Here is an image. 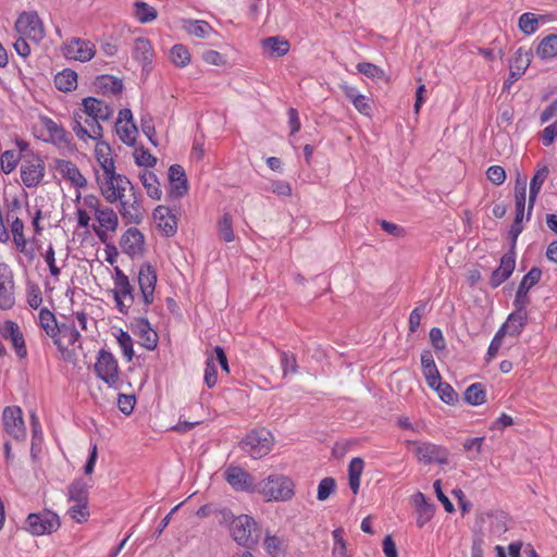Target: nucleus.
I'll list each match as a JSON object with an SVG mask.
<instances>
[{
  "label": "nucleus",
  "mask_w": 557,
  "mask_h": 557,
  "mask_svg": "<svg viewBox=\"0 0 557 557\" xmlns=\"http://www.w3.org/2000/svg\"><path fill=\"white\" fill-rule=\"evenodd\" d=\"M157 281L156 269L149 262L143 263L137 273L139 301L143 304V307L133 309V312L141 315L135 317L131 321L129 327L135 335L139 336L141 345L148 350H154L158 345V334L146 318L149 307L154 301Z\"/></svg>",
  "instance_id": "nucleus-1"
},
{
  "label": "nucleus",
  "mask_w": 557,
  "mask_h": 557,
  "mask_svg": "<svg viewBox=\"0 0 557 557\" xmlns=\"http://www.w3.org/2000/svg\"><path fill=\"white\" fill-rule=\"evenodd\" d=\"M258 493L265 502H287L295 495V484L286 475L271 474L259 482Z\"/></svg>",
  "instance_id": "nucleus-2"
},
{
  "label": "nucleus",
  "mask_w": 557,
  "mask_h": 557,
  "mask_svg": "<svg viewBox=\"0 0 557 557\" xmlns=\"http://www.w3.org/2000/svg\"><path fill=\"white\" fill-rule=\"evenodd\" d=\"M273 445L274 437L265 428L249 431L238 443V447L252 459H261L270 454Z\"/></svg>",
  "instance_id": "nucleus-3"
},
{
  "label": "nucleus",
  "mask_w": 557,
  "mask_h": 557,
  "mask_svg": "<svg viewBox=\"0 0 557 557\" xmlns=\"http://www.w3.org/2000/svg\"><path fill=\"white\" fill-rule=\"evenodd\" d=\"M113 284L112 295L115 308L120 313L127 315L136 299L135 288L128 276L119 267L114 268Z\"/></svg>",
  "instance_id": "nucleus-4"
},
{
  "label": "nucleus",
  "mask_w": 557,
  "mask_h": 557,
  "mask_svg": "<svg viewBox=\"0 0 557 557\" xmlns=\"http://www.w3.org/2000/svg\"><path fill=\"white\" fill-rule=\"evenodd\" d=\"M231 536L240 546L250 548L261 536L255 519L248 515H239L231 525Z\"/></svg>",
  "instance_id": "nucleus-5"
},
{
  "label": "nucleus",
  "mask_w": 557,
  "mask_h": 557,
  "mask_svg": "<svg viewBox=\"0 0 557 557\" xmlns=\"http://www.w3.org/2000/svg\"><path fill=\"white\" fill-rule=\"evenodd\" d=\"M94 370L97 376L109 387L114 389L120 387V368L116 358L111 351L106 349H100L98 351Z\"/></svg>",
  "instance_id": "nucleus-6"
},
{
  "label": "nucleus",
  "mask_w": 557,
  "mask_h": 557,
  "mask_svg": "<svg viewBox=\"0 0 557 557\" xmlns=\"http://www.w3.org/2000/svg\"><path fill=\"white\" fill-rule=\"evenodd\" d=\"M25 523V530L34 536L51 534L61 525L59 516L48 509L29 513Z\"/></svg>",
  "instance_id": "nucleus-7"
},
{
  "label": "nucleus",
  "mask_w": 557,
  "mask_h": 557,
  "mask_svg": "<svg viewBox=\"0 0 557 557\" xmlns=\"http://www.w3.org/2000/svg\"><path fill=\"white\" fill-rule=\"evenodd\" d=\"M406 445H414V455L419 462L423 465H447L449 450L442 445H437L431 442H419V441H405Z\"/></svg>",
  "instance_id": "nucleus-8"
},
{
  "label": "nucleus",
  "mask_w": 557,
  "mask_h": 557,
  "mask_svg": "<svg viewBox=\"0 0 557 557\" xmlns=\"http://www.w3.org/2000/svg\"><path fill=\"white\" fill-rule=\"evenodd\" d=\"M224 480L235 492L258 493L259 483L240 466L231 465L224 470Z\"/></svg>",
  "instance_id": "nucleus-9"
},
{
  "label": "nucleus",
  "mask_w": 557,
  "mask_h": 557,
  "mask_svg": "<svg viewBox=\"0 0 557 557\" xmlns=\"http://www.w3.org/2000/svg\"><path fill=\"white\" fill-rule=\"evenodd\" d=\"M45 176V162L35 154L23 156L21 164V178L27 188L38 186Z\"/></svg>",
  "instance_id": "nucleus-10"
},
{
  "label": "nucleus",
  "mask_w": 557,
  "mask_h": 557,
  "mask_svg": "<svg viewBox=\"0 0 557 557\" xmlns=\"http://www.w3.org/2000/svg\"><path fill=\"white\" fill-rule=\"evenodd\" d=\"M15 29L18 34L39 42L45 37L44 23L37 12H23L15 22Z\"/></svg>",
  "instance_id": "nucleus-11"
},
{
  "label": "nucleus",
  "mask_w": 557,
  "mask_h": 557,
  "mask_svg": "<svg viewBox=\"0 0 557 557\" xmlns=\"http://www.w3.org/2000/svg\"><path fill=\"white\" fill-rule=\"evenodd\" d=\"M98 183L100 185L101 194L110 203H114L119 199L125 197V191L127 188L131 190V193L135 191L131 181L123 174L115 173L114 178L112 180H109L108 177L103 181H100V178H98Z\"/></svg>",
  "instance_id": "nucleus-12"
},
{
  "label": "nucleus",
  "mask_w": 557,
  "mask_h": 557,
  "mask_svg": "<svg viewBox=\"0 0 557 557\" xmlns=\"http://www.w3.org/2000/svg\"><path fill=\"white\" fill-rule=\"evenodd\" d=\"M63 55L66 59L87 62L96 54V47L90 40L73 37L62 47Z\"/></svg>",
  "instance_id": "nucleus-13"
},
{
  "label": "nucleus",
  "mask_w": 557,
  "mask_h": 557,
  "mask_svg": "<svg viewBox=\"0 0 557 557\" xmlns=\"http://www.w3.org/2000/svg\"><path fill=\"white\" fill-rule=\"evenodd\" d=\"M15 304L14 273L5 262H0V309L9 310Z\"/></svg>",
  "instance_id": "nucleus-14"
},
{
  "label": "nucleus",
  "mask_w": 557,
  "mask_h": 557,
  "mask_svg": "<svg viewBox=\"0 0 557 557\" xmlns=\"http://www.w3.org/2000/svg\"><path fill=\"white\" fill-rule=\"evenodd\" d=\"M2 421L5 432L16 441L26 437V428L22 409L17 406H8L2 413Z\"/></svg>",
  "instance_id": "nucleus-15"
},
{
  "label": "nucleus",
  "mask_w": 557,
  "mask_h": 557,
  "mask_svg": "<svg viewBox=\"0 0 557 557\" xmlns=\"http://www.w3.org/2000/svg\"><path fill=\"white\" fill-rule=\"evenodd\" d=\"M119 212L126 224H140L145 218V209L140 202V194L131 193L129 197L119 199Z\"/></svg>",
  "instance_id": "nucleus-16"
},
{
  "label": "nucleus",
  "mask_w": 557,
  "mask_h": 557,
  "mask_svg": "<svg viewBox=\"0 0 557 557\" xmlns=\"http://www.w3.org/2000/svg\"><path fill=\"white\" fill-rule=\"evenodd\" d=\"M542 277V270L537 267H533L530 269V271L522 277L516 295L513 299V307H524L528 308V306L531 302V298L529 296L530 289L536 285Z\"/></svg>",
  "instance_id": "nucleus-17"
},
{
  "label": "nucleus",
  "mask_w": 557,
  "mask_h": 557,
  "mask_svg": "<svg viewBox=\"0 0 557 557\" xmlns=\"http://www.w3.org/2000/svg\"><path fill=\"white\" fill-rule=\"evenodd\" d=\"M82 119L83 115L81 112H74L72 129L79 139L99 140L102 138L103 128L100 124L101 120L87 117L85 120V124L89 127V129H87L85 126H83Z\"/></svg>",
  "instance_id": "nucleus-18"
},
{
  "label": "nucleus",
  "mask_w": 557,
  "mask_h": 557,
  "mask_svg": "<svg viewBox=\"0 0 557 557\" xmlns=\"http://www.w3.org/2000/svg\"><path fill=\"white\" fill-rule=\"evenodd\" d=\"M82 106L83 109L78 110L77 112H81L82 115L85 114L88 117L99 119L103 122L109 121L114 113V110L111 106L95 97L84 98Z\"/></svg>",
  "instance_id": "nucleus-19"
},
{
  "label": "nucleus",
  "mask_w": 557,
  "mask_h": 557,
  "mask_svg": "<svg viewBox=\"0 0 557 557\" xmlns=\"http://www.w3.org/2000/svg\"><path fill=\"white\" fill-rule=\"evenodd\" d=\"M516 268V251H507L500 258L499 265L492 272L488 284L492 288H497L507 281Z\"/></svg>",
  "instance_id": "nucleus-20"
},
{
  "label": "nucleus",
  "mask_w": 557,
  "mask_h": 557,
  "mask_svg": "<svg viewBox=\"0 0 557 557\" xmlns=\"http://www.w3.org/2000/svg\"><path fill=\"white\" fill-rule=\"evenodd\" d=\"M0 333L5 339L11 342L18 358L23 359L27 356L25 339L17 323L12 320L4 321Z\"/></svg>",
  "instance_id": "nucleus-21"
},
{
  "label": "nucleus",
  "mask_w": 557,
  "mask_h": 557,
  "mask_svg": "<svg viewBox=\"0 0 557 557\" xmlns=\"http://www.w3.org/2000/svg\"><path fill=\"white\" fill-rule=\"evenodd\" d=\"M39 325L46 332V334L53 339V344L57 346L58 350L65 357L67 349L61 342L59 337V324L57 322L55 315L47 308H42L39 312Z\"/></svg>",
  "instance_id": "nucleus-22"
},
{
  "label": "nucleus",
  "mask_w": 557,
  "mask_h": 557,
  "mask_svg": "<svg viewBox=\"0 0 557 557\" xmlns=\"http://www.w3.org/2000/svg\"><path fill=\"white\" fill-rule=\"evenodd\" d=\"M169 195L173 198H182L188 191V182L185 170L180 164L169 168Z\"/></svg>",
  "instance_id": "nucleus-23"
},
{
  "label": "nucleus",
  "mask_w": 557,
  "mask_h": 557,
  "mask_svg": "<svg viewBox=\"0 0 557 557\" xmlns=\"http://www.w3.org/2000/svg\"><path fill=\"white\" fill-rule=\"evenodd\" d=\"M121 248L124 253L134 257L144 251L145 236L136 227H129L121 237Z\"/></svg>",
  "instance_id": "nucleus-24"
},
{
  "label": "nucleus",
  "mask_w": 557,
  "mask_h": 557,
  "mask_svg": "<svg viewBox=\"0 0 557 557\" xmlns=\"http://www.w3.org/2000/svg\"><path fill=\"white\" fill-rule=\"evenodd\" d=\"M153 219L157 222L158 228L163 233L164 236H174L177 232V220L172 213L170 208L165 206H158L153 210Z\"/></svg>",
  "instance_id": "nucleus-25"
},
{
  "label": "nucleus",
  "mask_w": 557,
  "mask_h": 557,
  "mask_svg": "<svg viewBox=\"0 0 557 557\" xmlns=\"http://www.w3.org/2000/svg\"><path fill=\"white\" fill-rule=\"evenodd\" d=\"M528 324V311L524 307H515V311L511 312L507 321L499 327L503 330L505 335L519 336L524 326Z\"/></svg>",
  "instance_id": "nucleus-26"
},
{
  "label": "nucleus",
  "mask_w": 557,
  "mask_h": 557,
  "mask_svg": "<svg viewBox=\"0 0 557 557\" xmlns=\"http://www.w3.org/2000/svg\"><path fill=\"white\" fill-rule=\"evenodd\" d=\"M55 169L63 178L69 180L75 187L87 186V180L72 161L59 159L55 161Z\"/></svg>",
  "instance_id": "nucleus-27"
},
{
  "label": "nucleus",
  "mask_w": 557,
  "mask_h": 557,
  "mask_svg": "<svg viewBox=\"0 0 557 557\" xmlns=\"http://www.w3.org/2000/svg\"><path fill=\"white\" fill-rule=\"evenodd\" d=\"M549 175V169L547 165H543L536 170L533 177L530 182V193H529V202H528V213H527V220L530 219L531 212L533 210V207L535 205L537 195L541 191V188L544 184V182L547 180Z\"/></svg>",
  "instance_id": "nucleus-28"
},
{
  "label": "nucleus",
  "mask_w": 557,
  "mask_h": 557,
  "mask_svg": "<svg viewBox=\"0 0 557 557\" xmlns=\"http://www.w3.org/2000/svg\"><path fill=\"white\" fill-rule=\"evenodd\" d=\"M412 502L417 508V525L419 528L424 527L428 523L435 512V505L429 503L423 493L417 492L412 496Z\"/></svg>",
  "instance_id": "nucleus-29"
},
{
  "label": "nucleus",
  "mask_w": 557,
  "mask_h": 557,
  "mask_svg": "<svg viewBox=\"0 0 557 557\" xmlns=\"http://www.w3.org/2000/svg\"><path fill=\"white\" fill-rule=\"evenodd\" d=\"M133 58L139 62L144 69L151 64L153 58V49L149 39L138 37L134 40Z\"/></svg>",
  "instance_id": "nucleus-30"
},
{
  "label": "nucleus",
  "mask_w": 557,
  "mask_h": 557,
  "mask_svg": "<svg viewBox=\"0 0 557 557\" xmlns=\"http://www.w3.org/2000/svg\"><path fill=\"white\" fill-rule=\"evenodd\" d=\"M421 367L429 386H434V384L438 383V380L442 379L430 350H423L421 352Z\"/></svg>",
  "instance_id": "nucleus-31"
},
{
  "label": "nucleus",
  "mask_w": 557,
  "mask_h": 557,
  "mask_svg": "<svg viewBox=\"0 0 557 557\" xmlns=\"http://www.w3.org/2000/svg\"><path fill=\"white\" fill-rule=\"evenodd\" d=\"M42 125L50 136V140L58 146H65L70 143L69 134L57 122L50 117H42Z\"/></svg>",
  "instance_id": "nucleus-32"
},
{
  "label": "nucleus",
  "mask_w": 557,
  "mask_h": 557,
  "mask_svg": "<svg viewBox=\"0 0 557 557\" xmlns=\"http://www.w3.org/2000/svg\"><path fill=\"white\" fill-rule=\"evenodd\" d=\"M262 48L268 52L270 57H283L290 48L288 40L283 39L278 36L267 37L261 41Z\"/></svg>",
  "instance_id": "nucleus-33"
},
{
  "label": "nucleus",
  "mask_w": 557,
  "mask_h": 557,
  "mask_svg": "<svg viewBox=\"0 0 557 557\" xmlns=\"http://www.w3.org/2000/svg\"><path fill=\"white\" fill-rule=\"evenodd\" d=\"M95 87L102 94L117 95L122 92L123 83L120 78L112 75H100L96 78Z\"/></svg>",
  "instance_id": "nucleus-34"
},
{
  "label": "nucleus",
  "mask_w": 557,
  "mask_h": 557,
  "mask_svg": "<svg viewBox=\"0 0 557 557\" xmlns=\"http://www.w3.org/2000/svg\"><path fill=\"white\" fill-rule=\"evenodd\" d=\"M88 484L82 479L74 480L67 487L69 502L88 504Z\"/></svg>",
  "instance_id": "nucleus-35"
},
{
  "label": "nucleus",
  "mask_w": 557,
  "mask_h": 557,
  "mask_svg": "<svg viewBox=\"0 0 557 557\" xmlns=\"http://www.w3.org/2000/svg\"><path fill=\"white\" fill-rule=\"evenodd\" d=\"M55 88L63 92H69L77 87V73L71 69H65L54 77Z\"/></svg>",
  "instance_id": "nucleus-36"
},
{
  "label": "nucleus",
  "mask_w": 557,
  "mask_h": 557,
  "mask_svg": "<svg viewBox=\"0 0 557 557\" xmlns=\"http://www.w3.org/2000/svg\"><path fill=\"white\" fill-rule=\"evenodd\" d=\"M139 180L145 187L147 195L153 200H160L162 190L157 175L153 172L145 171L139 175Z\"/></svg>",
  "instance_id": "nucleus-37"
},
{
  "label": "nucleus",
  "mask_w": 557,
  "mask_h": 557,
  "mask_svg": "<svg viewBox=\"0 0 557 557\" xmlns=\"http://www.w3.org/2000/svg\"><path fill=\"white\" fill-rule=\"evenodd\" d=\"M183 28L187 34L198 38H206L213 32L212 26L202 20H185Z\"/></svg>",
  "instance_id": "nucleus-38"
},
{
  "label": "nucleus",
  "mask_w": 557,
  "mask_h": 557,
  "mask_svg": "<svg viewBox=\"0 0 557 557\" xmlns=\"http://www.w3.org/2000/svg\"><path fill=\"white\" fill-rule=\"evenodd\" d=\"M364 468V461L360 457H355L348 466L349 486L354 494H357L360 487V476Z\"/></svg>",
  "instance_id": "nucleus-39"
},
{
  "label": "nucleus",
  "mask_w": 557,
  "mask_h": 557,
  "mask_svg": "<svg viewBox=\"0 0 557 557\" xmlns=\"http://www.w3.org/2000/svg\"><path fill=\"white\" fill-rule=\"evenodd\" d=\"M102 148L109 149V145L104 141L98 143L96 147V157L103 170V180L108 177L109 180H112L114 178L115 174L114 161L112 158H109L102 153Z\"/></svg>",
  "instance_id": "nucleus-40"
},
{
  "label": "nucleus",
  "mask_w": 557,
  "mask_h": 557,
  "mask_svg": "<svg viewBox=\"0 0 557 557\" xmlns=\"http://www.w3.org/2000/svg\"><path fill=\"white\" fill-rule=\"evenodd\" d=\"M536 54L543 60L557 57V35L550 34L544 37L537 46Z\"/></svg>",
  "instance_id": "nucleus-41"
},
{
  "label": "nucleus",
  "mask_w": 557,
  "mask_h": 557,
  "mask_svg": "<svg viewBox=\"0 0 557 557\" xmlns=\"http://www.w3.org/2000/svg\"><path fill=\"white\" fill-rule=\"evenodd\" d=\"M134 16L139 23L147 24L157 18L158 12L147 2L136 1L134 3Z\"/></svg>",
  "instance_id": "nucleus-42"
},
{
  "label": "nucleus",
  "mask_w": 557,
  "mask_h": 557,
  "mask_svg": "<svg viewBox=\"0 0 557 557\" xmlns=\"http://www.w3.org/2000/svg\"><path fill=\"white\" fill-rule=\"evenodd\" d=\"M465 400L469 405L479 406L486 400V391L482 383H473L467 387L465 394Z\"/></svg>",
  "instance_id": "nucleus-43"
},
{
  "label": "nucleus",
  "mask_w": 557,
  "mask_h": 557,
  "mask_svg": "<svg viewBox=\"0 0 557 557\" xmlns=\"http://www.w3.org/2000/svg\"><path fill=\"white\" fill-rule=\"evenodd\" d=\"M95 216L99 223V227L111 232H114L117 228L119 218L113 209L104 208L102 210H97V214Z\"/></svg>",
  "instance_id": "nucleus-44"
},
{
  "label": "nucleus",
  "mask_w": 557,
  "mask_h": 557,
  "mask_svg": "<svg viewBox=\"0 0 557 557\" xmlns=\"http://www.w3.org/2000/svg\"><path fill=\"white\" fill-rule=\"evenodd\" d=\"M532 53L519 48L510 62L509 69L523 75L531 63Z\"/></svg>",
  "instance_id": "nucleus-45"
},
{
  "label": "nucleus",
  "mask_w": 557,
  "mask_h": 557,
  "mask_svg": "<svg viewBox=\"0 0 557 557\" xmlns=\"http://www.w3.org/2000/svg\"><path fill=\"white\" fill-rule=\"evenodd\" d=\"M218 234L219 237L226 243H231L235 239L233 219L228 212H225L218 221Z\"/></svg>",
  "instance_id": "nucleus-46"
},
{
  "label": "nucleus",
  "mask_w": 557,
  "mask_h": 557,
  "mask_svg": "<svg viewBox=\"0 0 557 557\" xmlns=\"http://www.w3.org/2000/svg\"><path fill=\"white\" fill-rule=\"evenodd\" d=\"M11 233L13 235L14 244L16 245V248L21 252H25L26 250V239L24 236V223L23 221L15 216L14 219H11Z\"/></svg>",
  "instance_id": "nucleus-47"
},
{
  "label": "nucleus",
  "mask_w": 557,
  "mask_h": 557,
  "mask_svg": "<svg viewBox=\"0 0 557 557\" xmlns=\"http://www.w3.org/2000/svg\"><path fill=\"white\" fill-rule=\"evenodd\" d=\"M170 57L177 67H185L190 63V53L182 44H176L171 48Z\"/></svg>",
  "instance_id": "nucleus-48"
},
{
  "label": "nucleus",
  "mask_w": 557,
  "mask_h": 557,
  "mask_svg": "<svg viewBox=\"0 0 557 557\" xmlns=\"http://www.w3.org/2000/svg\"><path fill=\"white\" fill-rule=\"evenodd\" d=\"M115 131L120 139L127 146H133L136 140L137 126L134 122L125 123L124 125L115 123Z\"/></svg>",
  "instance_id": "nucleus-49"
},
{
  "label": "nucleus",
  "mask_w": 557,
  "mask_h": 557,
  "mask_svg": "<svg viewBox=\"0 0 557 557\" xmlns=\"http://www.w3.org/2000/svg\"><path fill=\"white\" fill-rule=\"evenodd\" d=\"M430 387L435 389L438 393L440 398L448 405H454L458 400V394L450 384L442 382V379H440L438 383H435L434 386Z\"/></svg>",
  "instance_id": "nucleus-50"
},
{
  "label": "nucleus",
  "mask_w": 557,
  "mask_h": 557,
  "mask_svg": "<svg viewBox=\"0 0 557 557\" xmlns=\"http://www.w3.org/2000/svg\"><path fill=\"white\" fill-rule=\"evenodd\" d=\"M334 545L332 549L333 557H351L347 552V544L344 540V529L337 528L332 532Z\"/></svg>",
  "instance_id": "nucleus-51"
},
{
  "label": "nucleus",
  "mask_w": 557,
  "mask_h": 557,
  "mask_svg": "<svg viewBox=\"0 0 557 557\" xmlns=\"http://www.w3.org/2000/svg\"><path fill=\"white\" fill-rule=\"evenodd\" d=\"M518 25L523 34L532 35L539 28V17L534 13L525 12L520 15Z\"/></svg>",
  "instance_id": "nucleus-52"
},
{
  "label": "nucleus",
  "mask_w": 557,
  "mask_h": 557,
  "mask_svg": "<svg viewBox=\"0 0 557 557\" xmlns=\"http://www.w3.org/2000/svg\"><path fill=\"white\" fill-rule=\"evenodd\" d=\"M20 159H21V156L17 154L15 151L5 150L0 156V168L3 171V173H5V174L11 173L15 169Z\"/></svg>",
  "instance_id": "nucleus-53"
},
{
  "label": "nucleus",
  "mask_w": 557,
  "mask_h": 557,
  "mask_svg": "<svg viewBox=\"0 0 557 557\" xmlns=\"http://www.w3.org/2000/svg\"><path fill=\"white\" fill-rule=\"evenodd\" d=\"M116 339L122 349L124 357L128 361H131L134 357L133 339H132L131 335L126 331L120 330V333L116 336Z\"/></svg>",
  "instance_id": "nucleus-54"
},
{
  "label": "nucleus",
  "mask_w": 557,
  "mask_h": 557,
  "mask_svg": "<svg viewBox=\"0 0 557 557\" xmlns=\"http://www.w3.org/2000/svg\"><path fill=\"white\" fill-rule=\"evenodd\" d=\"M203 380L208 388H212L216 385L218 371L215 360L212 356L207 358Z\"/></svg>",
  "instance_id": "nucleus-55"
},
{
  "label": "nucleus",
  "mask_w": 557,
  "mask_h": 557,
  "mask_svg": "<svg viewBox=\"0 0 557 557\" xmlns=\"http://www.w3.org/2000/svg\"><path fill=\"white\" fill-rule=\"evenodd\" d=\"M335 488H336V481L333 478L326 476V478L322 479L318 486L317 498L320 502L326 500L330 497V495L335 491Z\"/></svg>",
  "instance_id": "nucleus-56"
},
{
  "label": "nucleus",
  "mask_w": 557,
  "mask_h": 557,
  "mask_svg": "<svg viewBox=\"0 0 557 557\" xmlns=\"http://www.w3.org/2000/svg\"><path fill=\"white\" fill-rule=\"evenodd\" d=\"M357 70L359 73L363 74L369 78H377L381 79L385 76V72L379 67L377 65L370 62H360L357 64Z\"/></svg>",
  "instance_id": "nucleus-57"
},
{
  "label": "nucleus",
  "mask_w": 557,
  "mask_h": 557,
  "mask_svg": "<svg viewBox=\"0 0 557 557\" xmlns=\"http://www.w3.org/2000/svg\"><path fill=\"white\" fill-rule=\"evenodd\" d=\"M484 437H471L467 438L463 442V448L469 453L468 459L474 460L482 451V444L484 442Z\"/></svg>",
  "instance_id": "nucleus-58"
},
{
  "label": "nucleus",
  "mask_w": 557,
  "mask_h": 557,
  "mask_svg": "<svg viewBox=\"0 0 557 557\" xmlns=\"http://www.w3.org/2000/svg\"><path fill=\"white\" fill-rule=\"evenodd\" d=\"M27 304L33 309H37L42 302L41 290L35 283H28L26 288Z\"/></svg>",
  "instance_id": "nucleus-59"
},
{
  "label": "nucleus",
  "mask_w": 557,
  "mask_h": 557,
  "mask_svg": "<svg viewBox=\"0 0 557 557\" xmlns=\"http://www.w3.org/2000/svg\"><path fill=\"white\" fill-rule=\"evenodd\" d=\"M67 515L77 523H83L89 518L88 504H76L69 508Z\"/></svg>",
  "instance_id": "nucleus-60"
},
{
  "label": "nucleus",
  "mask_w": 557,
  "mask_h": 557,
  "mask_svg": "<svg viewBox=\"0 0 557 557\" xmlns=\"http://www.w3.org/2000/svg\"><path fill=\"white\" fill-rule=\"evenodd\" d=\"M425 310H426V302H421L419 306H417L410 312L409 321H408L410 333H414L419 329L420 323H421V318L424 314Z\"/></svg>",
  "instance_id": "nucleus-61"
},
{
  "label": "nucleus",
  "mask_w": 557,
  "mask_h": 557,
  "mask_svg": "<svg viewBox=\"0 0 557 557\" xmlns=\"http://www.w3.org/2000/svg\"><path fill=\"white\" fill-rule=\"evenodd\" d=\"M59 337L62 336L63 338H66L69 345H74L76 342L81 338V333L76 330L74 325H69L65 323H62L59 325Z\"/></svg>",
  "instance_id": "nucleus-62"
},
{
  "label": "nucleus",
  "mask_w": 557,
  "mask_h": 557,
  "mask_svg": "<svg viewBox=\"0 0 557 557\" xmlns=\"http://www.w3.org/2000/svg\"><path fill=\"white\" fill-rule=\"evenodd\" d=\"M281 367L284 375H287L288 373H296L298 366L295 356L293 354L282 351Z\"/></svg>",
  "instance_id": "nucleus-63"
},
{
  "label": "nucleus",
  "mask_w": 557,
  "mask_h": 557,
  "mask_svg": "<svg viewBox=\"0 0 557 557\" xmlns=\"http://www.w3.org/2000/svg\"><path fill=\"white\" fill-rule=\"evenodd\" d=\"M282 541L275 535H267L264 539V548L272 557H278L282 554Z\"/></svg>",
  "instance_id": "nucleus-64"
}]
</instances>
